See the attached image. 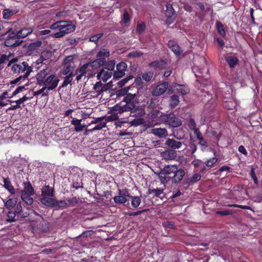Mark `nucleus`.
I'll return each mask as SVG.
<instances>
[{
    "label": "nucleus",
    "mask_w": 262,
    "mask_h": 262,
    "mask_svg": "<svg viewBox=\"0 0 262 262\" xmlns=\"http://www.w3.org/2000/svg\"><path fill=\"white\" fill-rule=\"evenodd\" d=\"M51 70L49 68L40 71L36 75L37 82L38 84H43L48 91L55 89L58 84L59 80L55 74H50Z\"/></svg>",
    "instance_id": "nucleus-1"
},
{
    "label": "nucleus",
    "mask_w": 262,
    "mask_h": 262,
    "mask_svg": "<svg viewBox=\"0 0 262 262\" xmlns=\"http://www.w3.org/2000/svg\"><path fill=\"white\" fill-rule=\"evenodd\" d=\"M53 30H58L53 35L55 38L63 37L67 34L73 32L75 29V26L69 21H57L50 26Z\"/></svg>",
    "instance_id": "nucleus-2"
},
{
    "label": "nucleus",
    "mask_w": 262,
    "mask_h": 262,
    "mask_svg": "<svg viewBox=\"0 0 262 262\" xmlns=\"http://www.w3.org/2000/svg\"><path fill=\"white\" fill-rule=\"evenodd\" d=\"M79 62L78 59L75 55H70L67 56L64 60V70L63 74L67 75L68 74L73 73L77 65Z\"/></svg>",
    "instance_id": "nucleus-3"
},
{
    "label": "nucleus",
    "mask_w": 262,
    "mask_h": 262,
    "mask_svg": "<svg viewBox=\"0 0 262 262\" xmlns=\"http://www.w3.org/2000/svg\"><path fill=\"white\" fill-rule=\"evenodd\" d=\"M12 71L16 74H20L24 73L23 75L20 77H25L27 78L30 73L32 71V68L29 66L26 62H23L21 63H15L12 67Z\"/></svg>",
    "instance_id": "nucleus-4"
},
{
    "label": "nucleus",
    "mask_w": 262,
    "mask_h": 262,
    "mask_svg": "<svg viewBox=\"0 0 262 262\" xmlns=\"http://www.w3.org/2000/svg\"><path fill=\"white\" fill-rule=\"evenodd\" d=\"M21 41L17 36L15 31L9 32L5 40L4 44L6 46L11 47L19 45Z\"/></svg>",
    "instance_id": "nucleus-5"
},
{
    "label": "nucleus",
    "mask_w": 262,
    "mask_h": 262,
    "mask_svg": "<svg viewBox=\"0 0 262 262\" xmlns=\"http://www.w3.org/2000/svg\"><path fill=\"white\" fill-rule=\"evenodd\" d=\"M110 88V83L103 84L101 81L97 82L94 85L93 91L91 92L93 97H97L103 92L107 91Z\"/></svg>",
    "instance_id": "nucleus-6"
},
{
    "label": "nucleus",
    "mask_w": 262,
    "mask_h": 262,
    "mask_svg": "<svg viewBox=\"0 0 262 262\" xmlns=\"http://www.w3.org/2000/svg\"><path fill=\"white\" fill-rule=\"evenodd\" d=\"M163 117L165 123L172 127H177L182 124L181 120L172 114Z\"/></svg>",
    "instance_id": "nucleus-7"
},
{
    "label": "nucleus",
    "mask_w": 262,
    "mask_h": 262,
    "mask_svg": "<svg viewBox=\"0 0 262 262\" xmlns=\"http://www.w3.org/2000/svg\"><path fill=\"white\" fill-rule=\"evenodd\" d=\"M135 107L134 104H130L125 103L122 101L119 104L115 105L113 109L118 113H122L124 112L129 111L134 109Z\"/></svg>",
    "instance_id": "nucleus-8"
},
{
    "label": "nucleus",
    "mask_w": 262,
    "mask_h": 262,
    "mask_svg": "<svg viewBox=\"0 0 262 262\" xmlns=\"http://www.w3.org/2000/svg\"><path fill=\"white\" fill-rule=\"evenodd\" d=\"M127 68V64L124 62H121L117 64V71L114 72L113 78L118 79L122 77L125 75V71Z\"/></svg>",
    "instance_id": "nucleus-9"
},
{
    "label": "nucleus",
    "mask_w": 262,
    "mask_h": 262,
    "mask_svg": "<svg viewBox=\"0 0 262 262\" xmlns=\"http://www.w3.org/2000/svg\"><path fill=\"white\" fill-rule=\"evenodd\" d=\"M169 83L168 82H165L158 84L154 88L152 94L155 96H159L163 94L168 89Z\"/></svg>",
    "instance_id": "nucleus-10"
},
{
    "label": "nucleus",
    "mask_w": 262,
    "mask_h": 262,
    "mask_svg": "<svg viewBox=\"0 0 262 262\" xmlns=\"http://www.w3.org/2000/svg\"><path fill=\"white\" fill-rule=\"evenodd\" d=\"M171 89V92L179 93L182 95H186L189 92V89L186 85L178 84L176 83L172 84Z\"/></svg>",
    "instance_id": "nucleus-11"
},
{
    "label": "nucleus",
    "mask_w": 262,
    "mask_h": 262,
    "mask_svg": "<svg viewBox=\"0 0 262 262\" xmlns=\"http://www.w3.org/2000/svg\"><path fill=\"white\" fill-rule=\"evenodd\" d=\"M112 76V72H109L106 69H102L97 73V78L98 80H101L104 82H106Z\"/></svg>",
    "instance_id": "nucleus-12"
},
{
    "label": "nucleus",
    "mask_w": 262,
    "mask_h": 262,
    "mask_svg": "<svg viewBox=\"0 0 262 262\" xmlns=\"http://www.w3.org/2000/svg\"><path fill=\"white\" fill-rule=\"evenodd\" d=\"M161 155L166 160H174L177 156L176 151L172 149H167L162 152Z\"/></svg>",
    "instance_id": "nucleus-13"
},
{
    "label": "nucleus",
    "mask_w": 262,
    "mask_h": 262,
    "mask_svg": "<svg viewBox=\"0 0 262 262\" xmlns=\"http://www.w3.org/2000/svg\"><path fill=\"white\" fill-rule=\"evenodd\" d=\"M32 32L33 29L31 27H24L18 31H15L19 39L25 38Z\"/></svg>",
    "instance_id": "nucleus-14"
},
{
    "label": "nucleus",
    "mask_w": 262,
    "mask_h": 262,
    "mask_svg": "<svg viewBox=\"0 0 262 262\" xmlns=\"http://www.w3.org/2000/svg\"><path fill=\"white\" fill-rule=\"evenodd\" d=\"M165 145L171 149H177L181 147L182 143L173 139H168L166 141Z\"/></svg>",
    "instance_id": "nucleus-15"
},
{
    "label": "nucleus",
    "mask_w": 262,
    "mask_h": 262,
    "mask_svg": "<svg viewBox=\"0 0 262 262\" xmlns=\"http://www.w3.org/2000/svg\"><path fill=\"white\" fill-rule=\"evenodd\" d=\"M185 175V171L182 169L177 168V171H176L173 174V176L172 177V181L175 183H179L180 182L183 178Z\"/></svg>",
    "instance_id": "nucleus-16"
},
{
    "label": "nucleus",
    "mask_w": 262,
    "mask_h": 262,
    "mask_svg": "<svg viewBox=\"0 0 262 262\" xmlns=\"http://www.w3.org/2000/svg\"><path fill=\"white\" fill-rule=\"evenodd\" d=\"M81 119H77L76 118H73L71 121V124L75 126L74 130L77 132H81L86 127L85 125L81 124Z\"/></svg>",
    "instance_id": "nucleus-17"
},
{
    "label": "nucleus",
    "mask_w": 262,
    "mask_h": 262,
    "mask_svg": "<svg viewBox=\"0 0 262 262\" xmlns=\"http://www.w3.org/2000/svg\"><path fill=\"white\" fill-rule=\"evenodd\" d=\"M53 196H41L40 198V202L48 207H53L54 206V202H55V199H53Z\"/></svg>",
    "instance_id": "nucleus-18"
},
{
    "label": "nucleus",
    "mask_w": 262,
    "mask_h": 262,
    "mask_svg": "<svg viewBox=\"0 0 262 262\" xmlns=\"http://www.w3.org/2000/svg\"><path fill=\"white\" fill-rule=\"evenodd\" d=\"M4 187L11 194H15V190L8 178H3Z\"/></svg>",
    "instance_id": "nucleus-19"
},
{
    "label": "nucleus",
    "mask_w": 262,
    "mask_h": 262,
    "mask_svg": "<svg viewBox=\"0 0 262 262\" xmlns=\"http://www.w3.org/2000/svg\"><path fill=\"white\" fill-rule=\"evenodd\" d=\"M168 46L171 51L177 56L181 54L182 51L177 45V43L173 40H170L168 41Z\"/></svg>",
    "instance_id": "nucleus-20"
},
{
    "label": "nucleus",
    "mask_w": 262,
    "mask_h": 262,
    "mask_svg": "<svg viewBox=\"0 0 262 262\" xmlns=\"http://www.w3.org/2000/svg\"><path fill=\"white\" fill-rule=\"evenodd\" d=\"M151 133L160 138L165 137L168 135L167 131L165 128H153L151 130Z\"/></svg>",
    "instance_id": "nucleus-21"
},
{
    "label": "nucleus",
    "mask_w": 262,
    "mask_h": 262,
    "mask_svg": "<svg viewBox=\"0 0 262 262\" xmlns=\"http://www.w3.org/2000/svg\"><path fill=\"white\" fill-rule=\"evenodd\" d=\"M106 61V60L102 58H97L96 60L92 62H89L90 68L93 69H97L102 66Z\"/></svg>",
    "instance_id": "nucleus-22"
},
{
    "label": "nucleus",
    "mask_w": 262,
    "mask_h": 262,
    "mask_svg": "<svg viewBox=\"0 0 262 262\" xmlns=\"http://www.w3.org/2000/svg\"><path fill=\"white\" fill-rule=\"evenodd\" d=\"M54 189L49 185H46L41 189V196H54Z\"/></svg>",
    "instance_id": "nucleus-23"
},
{
    "label": "nucleus",
    "mask_w": 262,
    "mask_h": 262,
    "mask_svg": "<svg viewBox=\"0 0 262 262\" xmlns=\"http://www.w3.org/2000/svg\"><path fill=\"white\" fill-rule=\"evenodd\" d=\"M177 167L178 166L176 165H169L165 166L161 171L170 176L171 174H174V172L177 171Z\"/></svg>",
    "instance_id": "nucleus-24"
},
{
    "label": "nucleus",
    "mask_w": 262,
    "mask_h": 262,
    "mask_svg": "<svg viewBox=\"0 0 262 262\" xmlns=\"http://www.w3.org/2000/svg\"><path fill=\"white\" fill-rule=\"evenodd\" d=\"M24 189L21 194H34V189L29 182L24 183Z\"/></svg>",
    "instance_id": "nucleus-25"
},
{
    "label": "nucleus",
    "mask_w": 262,
    "mask_h": 262,
    "mask_svg": "<svg viewBox=\"0 0 262 262\" xmlns=\"http://www.w3.org/2000/svg\"><path fill=\"white\" fill-rule=\"evenodd\" d=\"M159 178L162 184H165L169 182L170 179H172V177L169 175L165 174L163 171H161L158 173Z\"/></svg>",
    "instance_id": "nucleus-26"
},
{
    "label": "nucleus",
    "mask_w": 262,
    "mask_h": 262,
    "mask_svg": "<svg viewBox=\"0 0 262 262\" xmlns=\"http://www.w3.org/2000/svg\"><path fill=\"white\" fill-rule=\"evenodd\" d=\"M227 62L231 68L234 67L238 63V59L233 56H227L226 58Z\"/></svg>",
    "instance_id": "nucleus-27"
},
{
    "label": "nucleus",
    "mask_w": 262,
    "mask_h": 262,
    "mask_svg": "<svg viewBox=\"0 0 262 262\" xmlns=\"http://www.w3.org/2000/svg\"><path fill=\"white\" fill-rule=\"evenodd\" d=\"M17 202V198H11L5 203V206L7 209H11L15 206Z\"/></svg>",
    "instance_id": "nucleus-28"
},
{
    "label": "nucleus",
    "mask_w": 262,
    "mask_h": 262,
    "mask_svg": "<svg viewBox=\"0 0 262 262\" xmlns=\"http://www.w3.org/2000/svg\"><path fill=\"white\" fill-rule=\"evenodd\" d=\"M110 56V51L106 49H101L97 54V58H102L105 60Z\"/></svg>",
    "instance_id": "nucleus-29"
},
{
    "label": "nucleus",
    "mask_w": 262,
    "mask_h": 262,
    "mask_svg": "<svg viewBox=\"0 0 262 262\" xmlns=\"http://www.w3.org/2000/svg\"><path fill=\"white\" fill-rule=\"evenodd\" d=\"M39 95H41L42 97L47 96L48 95V89L44 86L39 90L34 92L33 96H38Z\"/></svg>",
    "instance_id": "nucleus-30"
},
{
    "label": "nucleus",
    "mask_w": 262,
    "mask_h": 262,
    "mask_svg": "<svg viewBox=\"0 0 262 262\" xmlns=\"http://www.w3.org/2000/svg\"><path fill=\"white\" fill-rule=\"evenodd\" d=\"M188 126H189V128L193 131L194 135L196 134V132H200L199 129L196 127V124L194 121V120L190 118L188 120L187 122Z\"/></svg>",
    "instance_id": "nucleus-31"
},
{
    "label": "nucleus",
    "mask_w": 262,
    "mask_h": 262,
    "mask_svg": "<svg viewBox=\"0 0 262 262\" xmlns=\"http://www.w3.org/2000/svg\"><path fill=\"white\" fill-rule=\"evenodd\" d=\"M131 198V204L132 206L134 208H137L141 204V199L139 196H133L130 197Z\"/></svg>",
    "instance_id": "nucleus-32"
},
{
    "label": "nucleus",
    "mask_w": 262,
    "mask_h": 262,
    "mask_svg": "<svg viewBox=\"0 0 262 262\" xmlns=\"http://www.w3.org/2000/svg\"><path fill=\"white\" fill-rule=\"evenodd\" d=\"M68 74L69 75L64 79L62 84V87L67 86L69 84H70L73 79V77L76 75L75 73H71Z\"/></svg>",
    "instance_id": "nucleus-33"
},
{
    "label": "nucleus",
    "mask_w": 262,
    "mask_h": 262,
    "mask_svg": "<svg viewBox=\"0 0 262 262\" xmlns=\"http://www.w3.org/2000/svg\"><path fill=\"white\" fill-rule=\"evenodd\" d=\"M179 98L177 95H174L170 98V105L171 108H174L179 103Z\"/></svg>",
    "instance_id": "nucleus-34"
},
{
    "label": "nucleus",
    "mask_w": 262,
    "mask_h": 262,
    "mask_svg": "<svg viewBox=\"0 0 262 262\" xmlns=\"http://www.w3.org/2000/svg\"><path fill=\"white\" fill-rule=\"evenodd\" d=\"M33 194H21V199L28 205H31L33 202V198L31 196Z\"/></svg>",
    "instance_id": "nucleus-35"
},
{
    "label": "nucleus",
    "mask_w": 262,
    "mask_h": 262,
    "mask_svg": "<svg viewBox=\"0 0 262 262\" xmlns=\"http://www.w3.org/2000/svg\"><path fill=\"white\" fill-rule=\"evenodd\" d=\"M149 193L153 194L154 196L161 198L162 195L164 194V191L163 189H152L149 190Z\"/></svg>",
    "instance_id": "nucleus-36"
},
{
    "label": "nucleus",
    "mask_w": 262,
    "mask_h": 262,
    "mask_svg": "<svg viewBox=\"0 0 262 262\" xmlns=\"http://www.w3.org/2000/svg\"><path fill=\"white\" fill-rule=\"evenodd\" d=\"M197 139L199 141V143L201 146H204L205 147H207V143L206 141L204 140L202 134L200 132H196V134L195 135Z\"/></svg>",
    "instance_id": "nucleus-37"
},
{
    "label": "nucleus",
    "mask_w": 262,
    "mask_h": 262,
    "mask_svg": "<svg viewBox=\"0 0 262 262\" xmlns=\"http://www.w3.org/2000/svg\"><path fill=\"white\" fill-rule=\"evenodd\" d=\"M91 68L89 63L83 64L81 66L78 70H77L76 72V74H78V73H82V75H85L87 72L89 70V69Z\"/></svg>",
    "instance_id": "nucleus-38"
},
{
    "label": "nucleus",
    "mask_w": 262,
    "mask_h": 262,
    "mask_svg": "<svg viewBox=\"0 0 262 262\" xmlns=\"http://www.w3.org/2000/svg\"><path fill=\"white\" fill-rule=\"evenodd\" d=\"M114 201L117 204H124L127 201L126 198L118 194V195L114 197Z\"/></svg>",
    "instance_id": "nucleus-39"
},
{
    "label": "nucleus",
    "mask_w": 262,
    "mask_h": 262,
    "mask_svg": "<svg viewBox=\"0 0 262 262\" xmlns=\"http://www.w3.org/2000/svg\"><path fill=\"white\" fill-rule=\"evenodd\" d=\"M136 97V94L128 93L124 98L123 101L127 103L134 104V100Z\"/></svg>",
    "instance_id": "nucleus-40"
},
{
    "label": "nucleus",
    "mask_w": 262,
    "mask_h": 262,
    "mask_svg": "<svg viewBox=\"0 0 262 262\" xmlns=\"http://www.w3.org/2000/svg\"><path fill=\"white\" fill-rule=\"evenodd\" d=\"M16 214V212L12 211H9L7 214V219L6 220L7 222L10 223L14 222L15 221V216Z\"/></svg>",
    "instance_id": "nucleus-41"
},
{
    "label": "nucleus",
    "mask_w": 262,
    "mask_h": 262,
    "mask_svg": "<svg viewBox=\"0 0 262 262\" xmlns=\"http://www.w3.org/2000/svg\"><path fill=\"white\" fill-rule=\"evenodd\" d=\"M105 126H106V123H105L104 122H100L99 124H98L97 125H96L93 129H90V130H86L85 134H87V133L88 132H93L94 130H100V129H102V128L105 127Z\"/></svg>",
    "instance_id": "nucleus-42"
},
{
    "label": "nucleus",
    "mask_w": 262,
    "mask_h": 262,
    "mask_svg": "<svg viewBox=\"0 0 262 262\" xmlns=\"http://www.w3.org/2000/svg\"><path fill=\"white\" fill-rule=\"evenodd\" d=\"M56 202H54L53 207H58L59 208H64L67 205V203L65 201H57L55 200Z\"/></svg>",
    "instance_id": "nucleus-43"
},
{
    "label": "nucleus",
    "mask_w": 262,
    "mask_h": 262,
    "mask_svg": "<svg viewBox=\"0 0 262 262\" xmlns=\"http://www.w3.org/2000/svg\"><path fill=\"white\" fill-rule=\"evenodd\" d=\"M26 78H25V77H18L15 78L14 80H12L10 82V84L12 85V86H14V84H20L21 82L25 81Z\"/></svg>",
    "instance_id": "nucleus-44"
},
{
    "label": "nucleus",
    "mask_w": 262,
    "mask_h": 262,
    "mask_svg": "<svg viewBox=\"0 0 262 262\" xmlns=\"http://www.w3.org/2000/svg\"><path fill=\"white\" fill-rule=\"evenodd\" d=\"M236 104L235 102L233 101H225L224 106L228 110H233L235 108Z\"/></svg>",
    "instance_id": "nucleus-45"
},
{
    "label": "nucleus",
    "mask_w": 262,
    "mask_h": 262,
    "mask_svg": "<svg viewBox=\"0 0 262 262\" xmlns=\"http://www.w3.org/2000/svg\"><path fill=\"white\" fill-rule=\"evenodd\" d=\"M133 78L132 76H129L125 78L122 79L121 81L118 82V85L119 88L123 86L129 80Z\"/></svg>",
    "instance_id": "nucleus-46"
},
{
    "label": "nucleus",
    "mask_w": 262,
    "mask_h": 262,
    "mask_svg": "<svg viewBox=\"0 0 262 262\" xmlns=\"http://www.w3.org/2000/svg\"><path fill=\"white\" fill-rule=\"evenodd\" d=\"M217 27V31L219 33L222 35V36H224L225 34V32L223 26L222 25V24L220 22H217L216 23Z\"/></svg>",
    "instance_id": "nucleus-47"
},
{
    "label": "nucleus",
    "mask_w": 262,
    "mask_h": 262,
    "mask_svg": "<svg viewBox=\"0 0 262 262\" xmlns=\"http://www.w3.org/2000/svg\"><path fill=\"white\" fill-rule=\"evenodd\" d=\"M118 194L125 196V198L131 196L129 191L127 189H118Z\"/></svg>",
    "instance_id": "nucleus-48"
},
{
    "label": "nucleus",
    "mask_w": 262,
    "mask_h": 262,
    "mask_svg": "<svg viewBox=\"0 0 262 262\" xmlns=\"http://www.w3.org/2000/svg\"><path fill=\"white\" fill-rule=\"evenodd\" d=\"M235 213V211L233 210H222L218 211L216 212V213L222 215H227L230 214H232Z\"/></svg>",
    "instance_id": "nucleus-49"
},
{
    "label": "nucleus",
    "mask_w": 262,
    "mask_h": 262,
    "mask_svg": "<svg viewBox=\"0 0 262 262\" xmlns=\"http://www.w3.org/2000/svg\"><path fill=\"white\" fill-rule=\"evenodd\" d=\"M41 41L38 40H36L30 45V47L32 49H36L41 46Z\"/></svg>",
    "instance_id": "nucleus-50"
},
{
    "label": "nucleus",
    "mask_w": 262,
    "mask_h": 262,
    "mask_svg": "<svg viewBox=\"0 0 262 262\" xmlns=\"http://www.w3.org/2000/svg\"><path fill=\"white\" fill-rule=\"evenodd\" d=\"M13 14L14 13L13 11H10L8 9H5L3 12V17L5 19L9 18L10 16L13 15Z\"/></svg>",
    "instance_id": "nucleus-51"
},
{
    "label": "nucleus",
    "mask_w": 262,
    "mask_h": 262,
    "mask_svg": "<svg viewBox=\"0 0 262 262\" xmlns=\"http://www.w3.org/2000/svg\"><path fill=\"white\" fill-rule=\"evenodd\" d=\"M115 65V62L114 60H111L107 62L105 69L109 72H112L114 69Z\"/></svg>",
    "instance_id": "nucleus-52"
},
{
    "label": "nucleus",
    "mask_w": 262,
    "mask_h": 262,
    "mask_svg": "<svg viewBox=\"0 0 262 262\" xmlns=\"http://www.w3.org/2000/svg\"><path fill=\"white\" fill-rule=\"evenodd\" d=\"M217 161V159L216 158H212L208 160H207L205 162V164L208 167H211L213 166L214 164H215Z\"/></svg>",
    "instance_id": "nucleus-53"
},
{
    "label": "nucleus",
    "mask_w": 262,
    "mask_h": 262,
    "mask_svg": "<svg viewBox=\"0 0 262 262\" xmlns=\"http://www.w3.org/2000/svg\"><path fill=\"white\" fill-rule=\"evenodd\" d=\"M103 35V33H98L94 35H92L90 38V41L92 42H95L100 38Z\"/></svg>",
    "instance_id": "nucleus-54"
},
{
    "label": "nucleus",
    "mask_w": 262,
    "mask_h": 262,
    "mask_svg": "<svg viewBox=\"0 0 262 262\" xmlns=\"http://www.w3.org/2000/svg\"><path fill=\"white\" fill-rule=\"evenodd\" d=\"M153 74L151 72H146L143 74L142 76L143 79L146 81H149L152 77Z\"/></svg>",
    "instance_id": "nucleus-55"
},
{
    "label": "nucleus",
    "mask_w": 262,
    "mask_h": 262,
    "mask_svg": "<svg viewBox=\"0 0 262 262\" xmlns=\"http://www.w3.org/2000/svg\"><path fill=\"white\" fill-rule=\"evenodd\" d=\"M201 176L200 174L198 173H195L193 174L192 176L191 177L190 182H192V183L196 182L199 181L201 179Z\"/></svg>",
    "instance_id": "nucleus-56"
},
{
    "label": "nucleus",
    "mask_w": 262,
    "mask_h": 262,
    "mask_svg": "<svg viewBox=\"0 0 262 262\" xmlns=\"http://www.w3.org/2000/svg\"><path fill=\"white\" fill-rule=\"evenodd\" d=\"M250 175L252 179L253 180L255 184H258V180L256 176V174L254 172V169L253 168H252L250 170Z\"/></svg>",
    "instance_id": "nucleus-57"
},
{
    "label": "nucleus",
    "mask_w": 262,
    "mask_h": 262,
    "mask_svg": "<svg viewBox=\"0 0 262 262\" xmlns=\"http://www.w3.org/2000/svg\"><path fill=\"white\" fill-rule=\"evenodd\" d=\"M145 28V24L143 23H138L137 27V31L139 33H141L144 31Z\"/></svg>",
    "instance_id": "nucleus-58"
},
{
    "label": "nucleus",
    "mask_w": 262,
    "mask_h": 262,
    "mask_svg": "<svg viewBox=\"0 0 262 262\" xmlns=\"http://www.w3.org/2000/svg\"><path fill=\"white\" fill-rule=\"evenodd\" d=\"M228 206H230V207H238V208H240L243 209H248V210H252V208L250 207L246 206V205L230 204V205H228Z\"/></svg>",
    "instance_id": "nucleus-59"
},
{
    "label": "nucleus",
    "mask_w": 262,
    "mask_h": 262,
    "mask_svg": "<svg viewBox=\"0 0 262 262\" xmlns=\"http://www.w3.org/2000/svg\"><path fill=\"white\" fill-rule=\"evenodd\" d=\"M30 99V97H27L26 96H24L22 98L19 99L18 100H17L15 101H14V102H15L16 103H18L19 104V105H20L21 104L23 103L24 102H26V101H27L28 100H29Z\"/></svg>",
    "instance_id": "nucleus-60"
},
{
    "label": "nucleus",
    "mask_w": 262,
    "mask_h": 262,
    "mask_svg": "<svg viewBox=\"0 0 262 262\" xmlns=\"http://www.w3.org/2000/svg\"><path fill=\"white\" fill-rule=\"evenodd\" d=\"M133 125H138L143 123V119L142 118H138L133 120L132 122Z\"/></svg>",
    "instance_id": "nucleus-61"
},
{
    "label": "nucleus",
    "mask_w": 262,
    "mask_h": 262,
    "mask_svg": "<svg viewBox=\"0 0 262 262\" xmlns=\"http://www.w3.org/2000/svg\"><path fill=\"white\" fill-rule=\"evenodd\" d=\"M163 226L166 228H173L174 225L172 222L165 221L163 223Z\"/></svg>",
    "instance_id": "nucleus-62"
},
{
    "label": "nucleus",
    "mask_w": 262,
    "mask_h": 262,
    "mask_svg": "<svg viewBox=\"0 0 262 262\" xmlns=\"http://www.w3.org/2000/svg\"><path fill=\"white\" fill-rule=\"evenodd\" d=\"M25 90V86H20L17 88L15 91L13 92L12 96H15L18 93L23 92V90Z\"/></svg>",
    "instance_id": "nucleus-63"
},
{
    "label": "nucleus",
    "mask_w": 262,
    "mask_h": 262,
    "mask_svg": "<svg viewBox=\"0 0 262 262\" xmlns=\"http://www.w3.org/2000/svg\"><path fill=\"white\" fill-rule=\"evenodd\" d=\"M94 233V232L92 230H88L83 232L79 237H88L91 236Z\"/></svg>",
    "instance_id": "nucleus-64"
}]
</instances>
